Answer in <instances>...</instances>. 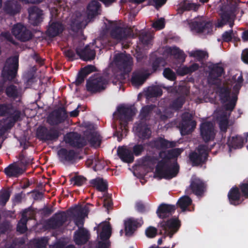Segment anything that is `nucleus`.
Listing matches in <instances>:
<instances>
[{"label": "nucleus", "mask_w": 248, "mask_h": 248, "mask_svg": "<svg viewBox=\"0 0 248 248\" xmlns=\"http://www.w3.org/2000/svg\"><path fill=\"white\" fill-rule=\"evenodd\" d=\"M158 230L153 226H149L146 228L145 231L146 236L148 238H153L157 234Z\"/></svg>", "instance_id": "nucleus-58"}, {"label": "nucleus", "mask_w": 248, "mask_h": 248, "mask_svg": "<svg viewBox=\"0 0 248 248\" xmlns=\"http://www.w3.org/2000/svg\"><path fill=\"white\" fill-rule=\"evenodd\" d=\"M47 244V240L45 238L35 239L32 242L34 248H46Z\"/></svg>", "instance_id": "nucleus-54"}, {"label": "nucleus", "mask_w": 248, "mask_h": 248, "mask_svg": "<svg viewBox=\"0 0 248 248\" xmlns=\"http://www.w3.org/2000/svg\"><path fill=\"white\" fill-rule=\"evenodd\" d=\"M143 223L142 220L133 218H130L125 220L124 223L125 235L132 236L137 229L141 226Z\"/></svg>", "instance_id": "nucleus-25"}, {"label": "nucleus", "mask_w": 248, "mask_h": 248, "mask_svg": "<svg viewBox=\"0 0 248 248\" xmlns=\"http://www.w3.org/2000/svg\"><path fill=\"white\" fill-rule=\"evenodd\" d=\"M43 10L34 6L29 10V19L33 26H38L43 21Z\"/></svg>", "instance_id": "nucleus-29"}, {"label": "nucleus", "mask_w": 248, "mask_h": 248, "mask_svg": "<svg viewBox=\"0 0 248 248\" xmlns=\"http://www.w3.org/2000/svg\"><path fill=\"white\" fill-rule=\"evenodd\" d=\"M130 34L129 30L116 24L113 25L110 29V37L118 41L126 39Z\"/></svg>", "instance_id": "nucleus-21"}, {"label": "nucleus", "mask_w": 248, "mask_h": 248, "mask_svg": "<svg viewBox=\"0 0 248 248\" xmlns=\"http://www.w3.org/2000/svg\"><path fill=\"white\" fill-rule=\"evenodd\" d=\"M149 74L142 70H136L133 72L131 78L132 85L135 87L141 86L148 78Z\"/></svg>", "instance_id": "nucleus-27"}, {"label": "nucleus", "mask_w": 248, "mask_h": 248, "mask_svg": "<svg viewBox=\"0 0 248 248\" xmlns=\"http://www.w3.org/2000/svg\"><path fill=\"white\" fill-rule=\"evenodd\" d=\"M59 161L63 164H72L78 157V153L73 149L65 148L60 149L57 152Z\"/></svg>", "instance_id": "nucleus-16"}, {"label": "nucleus", "mask_w": 248, "mask_h": 248, "mask_svg": "<svg viewBox=\"0 0 248 248\" xmlns=\"http://www.w3.org/2000/svg\"><path fill=\"white\" fill-rule=\"evenodd\" d=\"M165 19L160 18L153 23L152 27L157 30H162L165 27Z\"/></svg>", "instance_id": "nucleus-64"}, {"label": "nucleus", "mask_w": 248, "mask_h": 248, "mask_svg": "<svg viewBox=\"0 0 248 248\" xmlns=\"http://www.w3.org/2000/svg\"><path fill=\"white\" fill-rule=\"evenodd\" d=\"M192 203L191 199L188 196H184L180 198L177 202V205L183 211H185L188 206Z\"/></svg>", "instance_id": "nucleus-45"}, {"label": "nucleus", "mask_w": 248, "mask_h": 248, "mask_svg": "<svg viewBox=\"0 0 248 248\" xmlns=\"http://www.w3.org/2000/svg\"><path fill=\"white\" fill-rule=\"evenodd\" d=\"M186 102V97L184 96H180L174 99L170 105L171 109L178 110L181 108Z\"/></svg>", "instance_id": "nucleus-48"}, {"label": "nucleus", "mask_w": 248, "mask_h": 248, "mask_svg": "<svg viewBox=\"0 0 248 248\" xmlns=\"http://www.w3.org/2000/svg\"><path fill=\"white\" fill-rule=\"evenodd\" d=\"M74 239L75 242L77 245L85 244L89 239L88 231L84 228H79L75 232Z\"/></svg>", "instance_id": "nucleus-35"}, {"label": "nucleus", "mask_w": 248, "mask_h": 248, "mask_svg": "<svg viewBox=\"0 0 248 248\" xmlns=\"http://www.w3.org/2000/svg\"><path fill=\"white\" fill-rule=\"evenodd\" d=\"M208 154L202 145H199L195 151L189 155V159L193 166H198L204 164L207 159Z\"/></svg>", "instance_id": "nucleus-15"}, {"label": "nucleus", "mask_w": 248, "mask_h": 248, "mask_svg": "<svg viewBox=\"0 0 248 248\" xmlns=\"http://www.w3.org/2000/svg\"><path fill=\"white\" fill-rule=\"evenodd\" d=\"M63 30V26L60 22L55 21L51 23L49 22L46 33L47 36L53 38L62 33Z\"/></svg>", "instance_id": "nucleus-31"}, {"label": "nucleus", "mask_w": 248, "mask_h": 248, "mask_svg": "<svg viewBox=\"0 0 248 248\" xmlns=\"http://www.w3.org/2000/svg\"><path fill=\"white\" fill-rule=\"evenodd\" d=\"M108 83V80L102 76H92L86 81V90L93 93L100 92L106 89Z\"/></svg>", "instance_id": "nucleus-9"}, {"label": "nucleus", "mask_w": 248, "mask_h": 248, "mask_svg": "<svg viewBox=\"0 0 248 248\" xmlns=\"http://www.w3.org/2000/svg\"><path fill=\"white\" fill-rule=\"evenodd\" d=\"M87 179L81 175H76L72 177L70 181L74 182V185L77 186H81L84 185Z\"/></svg>", "instance_id": "nucleus-56"}, {"label": "nucleus", "mask_w": 248, "mask_h": 248, "mask_svg": "<svg viewBox=\"0 0 248 248\" xmlns=\"http://www.w3.org/2000/svg\"><path fill=\"white\" fill-rule=\"evenodd\" d=\"M192 30L197 33L204 34H211L213 31V24L210 20H206L204 17L197 18L190 24Z\"/></svg>", "instance_id": "nucleus-11"}, {"label": "nucleus", "mask_w": 248, "mask_h": 248, "mask_svg": "<svg viewBox=\"0 0 248 248\" xmlns=\"http://www.w3.org/2000/svg\"><path fill=\"white\" fill-rule=\"evenodd\" d=\"M113 62L116 67L124 73H128L131 71L133 59L130 54L117 53L114 57Z\"/></svg>", "instance_id": "nucleus-10"}, {"label": "nucleus", "mask_w": 248, "mask_h": 248, "mask_svg": "<svg viewBox=\"0 0 248 248\" xmlns=\"http://www.w3.org/2000/svg\"><path fill=\"white\" fill-rule=\"evenodd\" d=\"M200 135L205 142L213 140L216 136L214 125L212 122L206 121L200 125Z\"/></svg>", "instance_id": "nucleus-17"}, {"label": "nucleus", "mask_w": 248, "mask_h": 248, "mask_svg": "<svg viewBox=\"0 0 248 248\" xmlns=\"http://www.w3.org/2000/svg\"><path fill=\"white\" fill-rule=\"evenodd\" d=\"M25 169L21 168L17 163L10 164L4 170L5 174L9 177H18L25 172Z\"/></svg>", "instance_id": "nucleus-30"}, {"label": "nucleus", "mask_w": 248, "mask_h": 248, "mask_svg": "<svg viewBox=\"0 0 248 248\" xmlns=\"http://www.w3.org/2000/svg\"><path fill=\"white\" fill-rule=\"evenodd\" d=\"M91 186L95 188L98 191L105 192L108 190V183L102 178L96 177L90 181Z\"/></svg>", "instance_id": "nucleus-37"}, {"label": "nucleus", "mask_w": 248, "mask_h": 248, "mask_svg": "<svg viewBox=\"0 0 248 248\" xmlns=\"http://www.w3.org/2000/svg\"><path fill=\"white\" fill-rule=\"evenodd\" d=\"M117 154L120 158L125 163H131L134 161L133 154L128 149L119 147L117 149Z\"/></svg>", "instance_id": "nucleus-36"}, {"label": "nucleus", "mask_w": 248, "mask_h": 248, "mask_svg": "<svg viewBox=\"0 0 248 248\" xmlns=\"http://www.w3.org/2000/svg\"><path fill=\"white\" fill-rule=\"evenodd\" d=\"M6 95L10 98H16L18 97L17 87L13 84L8 86L5 91Z\"/></svg>", "instance_id": "nucleus-51"}, {"label": "nucleus", "mask_w": 248, "mask_h": 248, "mask_svg": "<svg viewBox=\"0 0 248 248\" xmlns=\"http://www.w3.org/2000/svg\"><path fill=\"white\" fill-rule=\"evenodd\" d=\"M181 226L180 220L176 217H172L167 221L163 220L160 221L158 225L159 234L162 235V238H159L157 241L158 247L162 243V238H165L167 236L172 238L179 230Z\"/></svg>", "instance_id": "nucleus-3"}, {"label": "nucleus", "mask_w": 248, "mask_h": 248, "mask_svg": "<svg viewBox=\"0 0 248 248\" xmlns=\"http://www.w3.org/2000/svg\"><path fill=\"white\" fill-rule=\"evenodd\" d=\"M155 106L153 105H146L142 108L140 113L141 120L146 121L149 117L150 113L153 111Z\"/></svg>", "instance_id": "nucleus-46"}, {"label": "nucleus", "mask_w": 248, "mask_h": 248, "mask_svg": "<svg viewBox=\"0 0 248 248\" xmlns=\"http://www.w3.org/2000/svg\"><path fill=\"white\" fill-rule=\"evenodd\" d=\"M11 195V192L8 190H5L0 196V203L5 205L9 201Z\"/></svg>", "instance_id": "nucleus-62"}, {"label": "nucleus", "mask_w": 248, "mask_h": 248, "mask_svg": "<svg viewBox=\"0 0 248 248\" xmlns=\"http://www.w3.org/2000/svg\"><path fill=\"white\" fill-rule=\"evenodd\" d=\"M158 159L154 156H146L143 160V165L145 166H149L150 168L153 169V166L158 163Z\"/></svg>", "instance_id": "nucleus-52"}, {"label": "nucleus", "mask_w": 248, "mask_h": 248, "mask_svg": "<svg viewBox=\"0 0 248 248\" xmlns=\"http://www.w3.org/2000/svg\"><path fill=\"white\" fill-rule=\"evenodd\" d=\"M96 71L95 66L88 65L83 68H81L78 71L75 83L76 86H79L83 83L86 78L91 73Z\"/></svg>", "instance_id": "nucleus-28"}, {"label": "nucleus", "mask_w": 248, "mask_h": 248, "mask_svg": "<svg viewBox=\"0 0 248 248\" xmlns=\"http://www.w3.org/2000/svg\"><path fill=\"white\" fill-rule=\"evenodd\" d=\"M237 4L236 0H228L220 7V18L217 20L216 27L221 28L228 24L231 28L234 25V20L232 18L233 13L236 11Z\"/></svg>", "instance_id": "nucleus-2"}, {"label": "nucleus", "mask_w": 248, "mask_h": 248, "mask_svg": "<svg viewBox=\"0 0 248 248\" xmlns=\"http://www.w3.org/2000/svg\"><path fill=\"white\" fill-rule=\"evenodd\" d=\"M180 154L178 148L160 151L158 156L161 160L158 161L156 166L155 177L170 180L176 177L179 170L177 158Z\"/></svg>", "instance_id": "nucleus-1"}, {"label": "nucleus", "mask_w": 248, "mask_h": 248, "mask_svg": "<svg viewBox=\"0 0 248 248\" xmlns=\"http://www.w3.org/2000/svg\"><path fill=\"white\" fill-rule=\"evenodd\" d=\"M239 186H236L232 187L228 193V198L231 204L236 206L241 203V192Z\"/></svg>", "instance_id": "nucleus-32"}, {"label": "nucleus", "mask_w": 248, "mask_h": 248, "mask_svg": "<svg viewBox=\"0 0 248 248\" xmlns=\"http://www.w3.org/2000/svg\"><path fill=\"white\" fill-rule=\"evenodd\" d=\"M68 112L64 107H59L48 115L47 123L50 126H57L68 120Z\"/></svg>", "instance_id": "nucleus-7"}, {"label": "nucleus", "mask_w": 248, "mask_h": 248, "mask_svg": "<svg viewBox=\"0 0 248 248\" xmlns=\"http://www.w3.org/2000/svg\"><path fill=\"white\" fill-rule=\"evenodd\" d=\"M66 142L70 145L77 148H82L87 145L85 138L77 132L68 134L66 138Z\"/></svg>", "instance_id": "nucleus-20"}, {"label": "nucleus", "mask_w": 248, "mask_h": 248, "mask_svg": "<svg viewBox=\"0 0 248 248\" xmlns=\"http://www.w3.org/2000/svg\"><path fill=\"white\" fill-rule=\"evenodd\" d=\"M210 70L209 77L211 80H217L218 78L221 77L224 73V68L221 66V63H216L210 65L209 66Z\"/></svg>", "instance_id": "nucleus-33"}, {"label": "nucleus", "mask_w": 248, "mask_h": 248, "mask_svg": "<svg viewBox=\"0 0 248 248\" xmlns=\"http://www.w3.org/2000/svg\"><path fill=\"white\" fill-rule=\"evenodd\" d=\"M111 234V228L110 224L105 225L103 226L102 231L100 233V238L103 241L109 239Z\"/></svg>", "instance_id": "nucleus-50"}, {"label": "nucleus", "mask_w": 248, "mask_h": 248, "mask_svg": "<svg viewBox=\"0 0 248 248\" xmlns=\"http://www.w3.org/2000/svg\"><path fill=\"white\" fill-rule=\"evenodd\" d=\"M238 100V97L236 94H232L231 98L228 102L225 103L223 107L225 110L230 111L229 116L230 115L231 112L235 108Z\"/></svg>", "instance_id": "nucleus-44"}, {"label": "nucleus", "mask_w": 248, "mask_h": 248, "mask_svg": "<svg viewBox=\"0 0 248 248\" xmlns=\"http://www.w3.org/2000/svg\"><path fill=\"white\" fill-rule=\"evenodd\" d=\"M168 52L179 62H183L185 61L186 57L185 54L178 47L176 46L169 47Z\"/></svg>", "instance_id": "nucleus-41"}, {"label": "nucleus", "mask_w": 248, "mask_h": 248, "mask_svg": "<svg viewBox=\"0 0 248 248\" xmlns=\"http://www.w3.org/2000/svg\"><path fill=\"white\" fill-rule=\"evenodd\" d=\"M63 129L60 127L40 125L36 130V137L44 142L56 141L62 135Z\"/></svg>", "instance_id": "nucleus-4"}, {"label": "nucleus", "mask_w": 248, "mask_h": 248, "mask_svg": "<svg viewBox=\"0 0 248 248\" xmlns=\"http://www.w3.org/2000/svg\"><path fill=\"white\" fill-rule=\"evenodd\" d=\"M100 6V3L97 0H92L88 4L87 7L88 17L93 18L98 15V10Z\"/></svg>", "instance_id": "nucleus-38"}, {"label": "nucleus", "mask_w": 248, "mask_h": 248, "mask_svg": "<svg viewBox=\"0 0 248 248\" xmlns=\"http://www.w3.org/2000/svg\"><path fill=\"white\" fill-rule=\"evenodd\" d=\"M64 55L69 61H73L77 59L75 51L71 49H67L64 51Z\"/></svg>", "instance_id": "nucleus-63"}, {"label": "nucleus", "mask_w": 248, "mask_h": 248, "mask_svg": "<svg viewBox=\"0 0 248 248\" xmlns=\"http://www.w3.org/2000/svg\"><path fill=\"white\" fill-rule=\"evenodd\" d=\"M217 93L220 100L222 104L226 103L231 98V89L227 86H221L218 87Z\"/></svg>", "instance_id": "nucleus-39"}, {"label": "nucleus", "mask_w": 248, "mask_h": 248, "mask_svg": "<svg viewBox=\"0 0 248 248\" xmlns=\"http://www.w3.org/2000/svg\"><path fill=\"white\" fill-rule=\"evenodd\" d=\"M144 150V146L143 144H137L133 147V155L140 156Z\"/></svg>", "instance_id": "nucleus-61"}, {"label": "nucleus", "mask_w": 248, "mask_h": 248, "mask_svg": "<svg viewBox=\"0 0 248 248\" xmlns=\"http://www.w3.org/2000/svg\"><path fill=\"white\" fill-rule=\"evenodd\" d=\"M189 56L196 58L199 62H202L208 57V54L206 51L197 50L191 51Z\"/></svg>", "instance_id": "nucleus-47"}, {"label": "nucleus", "mask_w": 248, "mask_h": 248, "mask_svg": "<svg viewBox=\"0 0 248 248\" xmlns=\"http://www.w3.org/2000/svg\"><path fill=\"white\" fill-rule=\"evenodd\" d=\"M163 74L165 78L170 81H174L176 78L175 73L170 68H165Z\"/></svg>", "instance_id": "nucleus-57"}, {"label": "nucleus", "mask_w": 248, "mask_h": 248, "mask_svg": "<svg viewBox=\"0 0 248 248\" xmlns=\"http://www.w3.org/2000/svg\"><path fill=\"white\" fill-rule=\"evenodd\" d=\"M12 33L17 39L23 42L29 41L33 37L31 31L20 23H16L13 26Z\"/></svg>", "instance_id": "nucleus-14"}, {"label": "nucleus", "mask_w": 248, "mask_h": 248, "mask_svg": "<svg viewBox=\"0 0 248 248\" xmlns=\"http://www.w3.org/2000/svg\"><path fill=\"white\" fill-rule=\"evenodd\" d=\"M136 131L138 136L141 139H149L151 136V130L145 123L141 122L138 124Z\"/></svg>", "instance_id": "nucleus-34"}, {"label": "nucleus", "mask_w": 248, "mask_h": 248, "mask_svg": "<svg viewBox=\"0 0 248 248\" xmlns=\"http://www.w3.org/2000/svg\"><path fill=\"white\" fill-rule=\"evenodd\" d=\"M88 141L92 146L98 147L101 143V137L96 132H91L87 137Z\"/></svg>", "instance_id": "nucleus-43"}, {"label": "nucleus", "mask_w": 248, "mask_h": 248, "mask_svg": "<svg viewBox=\"0 0 248 248\" xmlns=\"http://www.w3.org/2000/svg\"><path fill=\"white\" fill-rule=\"evenodd\" d=\"M76 54L80 59L84 61H91L95 59L96 52L94 45L88 44L84 48L78 46L76 48Z\"/></svg>", "instance_id": "nucleus-18"}, {"label": "nucleus", "mask_w": 248, "mask_h": 248, "mask_svg": "<svg viewBox=\"0 0 248 248\" xmlns=\"http://www.w3.org/2000/svg\"><path fill=\"white\" fill-rule=\"evenodd\" d=\"M32 160V158L27 156L26 152L22 150L19 154L18 161L16 162L17 163L21 168L25 169L26 171L27 167L31 163Z\"/></svg>", "instance_id": "nucleus-40"}, {"label": "nucleus", "mask_w": 248, "mask_h": 248, "mask_svg": "<svg viewBox=\"0 0 248 248\" xmlns=\"http://www.w3.org/2000/svg\"><path fill=\"white\" fill-rule=\"evenodd\" d=\"M21 112L15 109L10 104H0V116H7L9 119V124L14 125L20 118Z\"/></svg>", "instance_id": "nucleus-13"}, {"label": "nucleus", "mask_w": 248, "mask_h": 248, "mask_svg": "<svg viewBox=\"0 0 248 248\" xmlns=\"http://www.w3.org/2000/svg\"><path fill=\"white\" fill-rule=\"evenodd\" d=\"M193 115L189 112H184L182 115V121L179 124L181 134L183 136L191 134L196 126V122L192 119Z\"/></svg>", "instance_id": "nucleus-12"}, {"label": "nucleus", "mask_w": 248, "mask_h": 248, "mask_svg": "<svg viewBox=\"0 0 248 248\" xmlns=\"http://www.w3.org/2000/svg\"><path fill=\"white\" fill-rule=\"evenodd\" d=\"M179 10L181 12L186 11L193 10L196 11L199 8V5L195 3L190 2L188 0H183L179 4Z\"/></svg>", "instance_id": "nucleus-42"}, {"label": "nucleus", "mask_w": 248, "mask_h": 248, "mask_svg": "<svg viewBox=\"0 0 248 248\" xmlns=\"http://www.w3.org/2000/svg\"><path fill=\"white\" fill-rule=\"evenodd\" d=\"M230 116H227L226 114H222L219 121V127L222 132L226 133L229 125V118Z\"/></svg>", "instance_id": "nucleus-49"}, {"label": "nucleus", "mask_w": 248, "mask_h": 248, "mask_svg": "<svg viewBox=\"0 0 248 248\" xmlns=\"http://www.w3.org/2000/svg\"><path fill=\"white\" fill-rule=\"evenodd\" d=\"M207 190V184L202 179L192 176L189 186L186 188L185 193L188 195L194 194L198 197H202Z\"/></svg>", "instance_id": "nucleus-8"}, {"label": "nucleus", "mask_w": 248, "mask_h": 248, "mask_svg": "<svg viewBox=\"0 0 248 248\" xmlns=\"http://www.w3.org/2000/svg\"><path fill=\"white\" fill-rule=\"evenodd\" d=\"M67 220V216L64 212L55 213L47 221L48 225L53 229L62 227Z\"/></svg>", "instance_id": "nucleus-23"}, {"label": "nucleus", "mask_w": 248, "mask_h": 248, "mask_svg": "<svg viewBox=\"0 0 248 248\" xmlns=\"http://www.w3.org/2000/svg\"><path fill=\"white\" fill-rule=\"evenodd\" d=\"M248 137V133L246 134L245 139L239 135L228 137L227 144L229 147V151L231 152L232 149L242 148L244 146V143L247 142Z\"/></svg>", "instance_id": "nucleus-24"}, {"label": "nucleus", "mask_w": 248, "mask_h": 248, "mask_svg": "<svg viewBox=\"0 0 248 248\" xmlns=\"http://www.w3.org/2000/svg\"><path fill=\"white\" fill-rule=\"evenodd\" d=\"M242 195L246 198H248V180H244L239 185Z\"/></svg>", "instance_id": "nucleus-59"}, {"label": "nucleus", "mask_w": 248, "mask_h": 248, "mask_svg": "<svg viewBox=\"0 0 248 248\" xmlns=\"http://www.w3.org/2000/svg\"><path fill=\"white\" fill-rule=\"evenodd\" d=\"M135 114L136 109L134 108L121 105L118 107L117 111L113 113V115L116 119L120 121L122 131L123 130V128L124 131L127 132L128 122L132 120Z\"/></svg>", "instance_id": "nucleus-6"}, {"label": "nucleus", "mask_w": 248, "mask_h": 248, "mask_svg": "<svg viewBox=\"0 0 248 248\" xmlns=\"http://www.w3.org/2000/svg\"><path fill=\"white\" fill-rule=\"evenodd\" d=\"M233 36L234 31L232 30H230L224 32L222 34L221 38L224 42H230L232 40Z\"/></svg>", "instance_id": "nucleus-60"}, {"label": "nucleus", "mask_w": 248, "mask_h": 248, "mask_svg": "<svg viewBox=\"0 0 248 248\" xmlns=\"http://www.w3.org/2000/svg\"><path fill=\"white\" fill-rule=\"evenodd\" d=\"M139 39L143 45L147 46L152 40V35L148 32L141 31L139 34Z\"/></svg>", "instance_id": "nucleus-53"}, {"label": "nucleus", "mask_w": 248, "mask_h": 248, "mask_svg": "<svg viewBox=\"0 0 248 248\" xmlns=\"http://www.w3.org/2000/svg\"><path fill=\"white\" fill-rule=\"evenodd\" d=\"M21 10V4L17 0H7L3 3V12L9 16H15L20 12Z\"/></svg>", "instance_id": "nucleus-19"}, {"label": "nucleus", "mask_w": 248, "mask_h": 248, "mask_svg": "<svg viewBox=\"0 0 248 248\" xmlns=\"http://www.w3.org/2000/svg\"><path fill=\"white\" fill-rule=\"evenodd\" d=\"M148 145L152 149L159 150L172 148L175 146V143L172 141H170L164 138L159 137L151 140L149 142Z\"/></svg>", "instance_id": "nucleus-22"}, {"label": "nucleus", "mask_w": 248, "mask_h": 248, "mask_svg": "<svg viewBox=\"0 0 248 248\" xmlns=\"http://www.w3.org/2000/svg\"><path fill=\"white\" fill-rule=\"evenodd\" d=\"M148 95L152 97L160 96L162 94V90L156 86L151 87L148 90Z\"/></svg>", "instance_id": "nucleus-55"}, {"label": "nucleus", "mask_w": 248, "mask_h": 248, "mask_svg": "<svg viewBox=\"0 0 248 248\" xmlns=\"http://www.w3.org/2000/svg\"><path fill=\"white\" fill-rule=\"evenodd\" d=\"M176 210L175 205L162 203L159 205L156 210L157 216L162 219L169 217L171 216Z\"/></svg>", "instance_id": "nucleus-26"}, {"label": "nucleus", "mask_w": 248, "mask_h": 248, "mask_svg": "<svg viewBox=\"0 0 248 248\" xmlns=\"http://www.w3.org/2000/svg\"><path fill=\"white\" fill-rule=\"evenodd\" d=\"M18 66V56H11L8 58L5 62L1 71L2 77L7 80L14 79L16 77Z\"/></svg>", "instance_id": "nucleus-5"}]
</instances>
